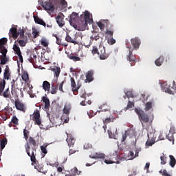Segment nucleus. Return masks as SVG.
<instances>
[{
	"mask_svg": "<svg viewBox=\"0 0 176 176\" xmlns=\"http://www.w3.org/2000/svg\"><path fill=\"white\" fill-rule=\"evenodd\" d=\"M87 24H93V19L90 18V12L85 11L80 15L74 28L78 31H85L87 28Z\"/></svg>",
	"mask_w": 176,
	"mask_h": 176,
	"instance_id": "nucleus-1",
	"label": "nucleus"
},
{
	"mask_svg": "<svg viewBox=\"0 0 176 176\" xmlns=\"http://www.w3.org/2000/svg\"><path fill=\"white\" fill-rule=\"evenodd\" d=\"M38 3L45 9L49 12H54V9H57L60 5L63 6H67V3L65 0H49V1H45L38 0Z\"/></svg>",
	"mask_w": 176,
	"mask_h": 176,
	"instance_id": "nucleus-2",
	"label": "nucleus"
},
{
	"mask_svg": "<svg viewBox=\"0 0 176 176\" xmlns=\"http://www.w3.org/2000/svg\"><path fill=\"white\" fill-rule=\"evenodd\" d=\"M25 152L27 155L30 157L31 162L32 163H34V164H36V157L35 156V153L36 152V147L32 146L31 148V146H30V144L27 142L26 145L25 146Z\"/></svg>",
	"mask_w": 176,
	"mask_h": 176,
	"instance_id": "nucleus-3",
	"label": "nucleus"
},
{
	"mask_svg": "<svg viewBox=\"0 0 176 176\" xmlns=\"http://www.w3.org/2000/svg\"><path fill=\"white\" fill-rule=\"evenodd\" d=\"M135 112L139 116L140 120L143 122V123H148L149 122V116L145 113V111L140 109H135Z\"/></svg>",
	"mask_w": 176,
	"mask_h": 176,
	"instance_id": "nucleus-4",
	"label": "nucleus"
},
{
	"mask_svg": "<svg viewBox=\"0 0 176 176\" xmlns=\"http://www.w3.org/2000/svg\"><path fill=\"white\" fill-rule=\"evenodd\" d=\"M118 160L119 155H118V152L114 151L113 154L110 155L109 160H104V163H106V164H113V163H116V164H119L120 162Z\"/></svg>",
	"mask_w": 176,
	"mask_h": 176,
	"instance_id": "nucleus-5",
	"label": "nucleus"
},
{
	"mask_svg": "<svg viewBox=\"0 0 176 176\" xmlns=\"http://www.w3.org/2000/svg\"><path fill=\"white\" fill-rule=\"evenodd\" d=\"M32 120H33V122H34V124H37V126H41V124H42V120L41 119V113L39 110L36 109L34 111Z\"/></svg>",
	"mask_w": 176,
	"mask_h": 176,
	"instance_id": "nucleus-6",
	"label": "nucleus"
},
{
	"mask_svg": "<svg viewBox=\"0 0 176 176\" xmlns=\"http://www.w3.org/2000/svg\"><path fill=\"white\" fill-rule=\"evenodd\" d=\"M80 19V18H79V14L78 13L72 12L69 20L70 25L74 28L76 27V23L79 21Z\"/></svg>",
	"mask_w": 176,
	"mask_h": 176,
	"instance_id": "nucleus-7",
	"label": "nucleus"
},
{
	"mask_svg": "<svg viewBox=\"0 0 176 176\" xmlns=\"http://www.w3.org/2000/svg\"><path fill=\"white\" fill-rule=\"evenodd\" d=\"M129 50V54L126 56V60L131 63V66L134 67L135 65V56L133 55V49L130 47H127Z\"/></svg>",
	"mask_w": 176,
	"mask_h": 176,
	"instance_id": "nucleus-8",
	"label": "nucleus"
},
{
	"mask_svg": "<svg viewBox=\"0 0 176 176\" xmlns=\"http://www.w3.org/2000/svg\"><path fill=\"white\" fill-rule=\"evenodd\" d=\"M98 56H100V60H107V58L109 57V54L105 53V47H103V46L99 47Z\"/></svg>",
	"mask_w": 176,
	"mask_h": 176,
	"instance_id": "nucleus-9",
	"label": "nucleus"
},
{
	"mask_svg": "<svg viewBox=\"0 0 176 176\" xmlns=\"http://www.w3.org/2000/svg\"><path fill=\"white\" fill-rule=\"evenodd\" d=\"M148 140L146 142V146H152L156 141V137H155V133H150L148 134Z\"/></svg>",
	"mask_w": 176,
	"mask_h": 176,
	"instance_id": "nucleus-10",
	"label": "nucleus"
},
{
	"mask_svg": "<svg viewBox=\"0 0 176 176\" xmlns=\"http://www.w3.org/2000/svg\"><path fill=\"white\" fill-rule=\"evenodd\" d=\"M71 81V86L72 87V91L75 96L78 94L79 89L80 88V86H76V82H75V78L74 77H71L70 78Z\"/></svg>",
	"mask_w": 176,
	"mask_h": 176,
	"instance_id": "nucleus-11",
	"label": "nucleus"
},
{
	"mask_svg": "<svg viewBox=\"0 0 176 176\" xmlns=\"http://www.w3.org/2000/svg\"><path fill=\"white\" fill-rule=\"evenodd\" d=\"M2 55L0 56L1 65H5L8 63V58H6V53H8V50H4L3 51H0Z\"/></svg>",
	"mask_w": 176,
	"mask_h": 176,
	"instance_id": "nucleus-12",
	"label": "nucleus"
},
{
	"mask_svg": "<svg viewBox=\"0 0 176 176\" xmlns=\"http://www.w3.org/2000/svg\"><path fill=\"white\" fill-rule=\"evenodd\" d=\"M15 107L18 111H21L22 112H25V109H27L25 105L19 100H15Z\"/></svg>",
	"mask_w": 176,
	"mask_h": 176,
	"instance_id": "nucleus-13",
	"label": "nucleus"
},
{
	"mask_svg": "<svg viewBox=\"0 0 176 176\" xmlns=\"http://www.w3.org/2000/svg\"><path fill=\"white\" fill-rule=\"evenodd\" d=\"M109 24V20L108 19H104L97 23V25L99 27V28L101 30V31H103V30H104L105 26L108 27Z\"/></svg>",
	"mask_w": 176,
	"mask_h": 176,
	"instance_id": "nucleus-14",
	"label": "nucleus"
},
{
	"mask_svg": "<svg viewBox=\"0 0 176 176\" xmlns=\"http://www.w3.org/2000/svg\"><path fill=\"white\" fill-rule=\"evenodd\" d=\"M11 74H10V69L9 68V66L6 65V68L4 69V73H3V80H9L11 77Z\"/></svg>",
	"mask_w": 176,
	"mask_h": 176,
	"instance_id": "nucleus-15",
	"label": "nucleus"
},
{
	"mask_svg": "<svg viewBox=\"0 0 176 176\" xmlns=\"http://www.w3.org/2000/svg\"><path fill=\"white\" fill-rule=\"evenodd\" d=\"M94 75V71L90 70L87 72V74L86 75V80L85 82L87 83H90V82H93L94 80V77L93 76Z\"/></svg>",
	"mask_w": 176,
	"mask_h": 176,
	"instance_id": "nucleus-16",
	"label": "nucleus"
},
{
	"mask_svg": "<svg viewBox=\"0 0 176 176\" xmlns=\"http://www.w3.org/2000/svg\"><path fill=\"white\" fill-rule=\"evenodd\" d=\"M131 43L133 47V49H135L137 50V49L140 48V39H138V38H131Z\"/></svg>",
	"mask_w": 176,
	"mask_h": 176,
	"instance_id": "nucleus-17",
	"label": "nucleus"
},
{
	"mask_svg": "<svg viewBox=\"0 0 176 176\" xmlns=\"http://www.w3.org/2000/svg\"><path fill=\"white\" fill-rule=\"evenodd\" d=\"M67 135V138L66 139V141L68 144L69 146H73V145L75 144V138H72V135L71 134H68L67 133H66Z\"/></svg>",
	"mask_w": 176,
	"mask_h": 176,
	"instance_id": "nucleus-18",
	"label": "nucleus"
},
{
	"mask_svg": "<svg viewBox=\"0 0 176 176\" xmlns=\"http://www.w3.org/2000/svg\"><path fill=\"white\" fill-rule=\"evenodd\" d=\"M56 20L58 25H59L60 28L64 27L65 25V22L64 21V16H62L61 15H58L56 17Z\"/></svg>",
	"mask_w": 176,
	"mask_h": 176,
	"instance_id": "nucleus-19",
	"label": "nucleus"
},
{
	"mask_svg": "<svg viewBox=\"0 0 176 176\" xmlns=\"http://www.w3.org/2000/svg\"><path fill=\"white\" fill-rule=\"evenodd\" d=\"M10 35H12L14 39H17L19 38V33L17 32V28L12 27L10 29Z\"/></svg>",
	"mask_w": 176,
	"mask_h": 176,
	"instance_id": "nucleus-20",
	"label": "nucleus"
},
{
	"mask_svg": "<svg viewBox=\"0 0 176 176\" xmlns=\"http://www.w3.org/2000/svg\"><path fill=\"white\" fill-rule=\"evenodd\" d=\"M8 43V38H2L0 39V52H3V50H8L4 45Z\"/></svg>",
	"mask_w": 176,
	"mask_h": 176,
	"instance_id": "nucleus-21",
	"label": "nucleus"
},
{
	"mask_svg": "<svg viewBox=\"0 0 176 176\" xmlns=\"http://www.w3.org/2000/svg\"><path fill=\"white\" fill-rule=\"evenodd\" d=\"M47 146H48L47 144H43V146H40V149L41 151V155L42 157H45V156H46V155L47 154Z\"/></svg>",
	"mask_w": 176,
	"mask_h": 176,
	"instance_id": "nucleus-22",
	"label": "nucleus"
},
{
	"mask_svg": "<svg viewBox=\"0 0 176 176\" xmlns=\"http://www.w3.org/2000/svg\"><path fill=\"white\" fill-rule=\"evenodd\" d=\"M89 157H91V159H105V154L101 153H96L91 155H89Z\"/></svg>",
	"mask_w": 176,
	"mask_h": 176,
	"instance_id": "nucleus-23",
	"label": "nucleus"
},
{
	"mask_svg": "<svg viewBox=\"0 0 176 176\" xmlns=\"http://www.w3.org/2000/svg\"><path fill=\"white\" fill-rule=\"evenodd\" d=\"M118 119V117H107L103 120V124H109V123H113L115 120Z\"/></svg>",
	"mask_w": 176,
	"mask_h": 176,
	"instance_id": "nucleus-24",
	"label": "nucleus"
},
{
	"mask_svg": "<svg viewBox=\"0 0 176 176\" xmlns=\"http://www.w3.org/2000/svg\"><path fill=\"white\" fill-rule=\"evenodd\" d=\"M13 124L19 126V118L16 116H13L11 122L9 123V127H13Z\"/></svg>",
	"mask_w": 176,
	"mask_h": 176,
	"instance_id": "nucleus-25",
	"label": "nucleus"
},
{
	"mask_svg": "<svg viewBox=\"0 0 176 176\" xmlns=\"http://www.w3.org/2000/svg\"><path fill=\"white\" fill-rule=\"evenodd\" d=\"M28 41V38L27 37H24V38H18L16 40V42H18V43H19V45L21 47H24V46H25V45H27V41Z\"/></svg>",
	"mask_w": 176,
	"mask_h": 176,
	"instance_id": "nucleus-26",
	"label": "nucleus"
},
{
	"mask_svg": "<svg viewBox=\"0 0 176 176\" xmlns=\"http://www.w3.org/2000/svg\"><path fill=\"white\" fill-rule=\"evenodd\" d=\"M43 100V102H44L45 104V109H49L50 107V100H49V98H47V97L46 96H43L42 98Z\"/></svg>",
	"mask_w": 176,
	"mask_h": 176,
	"instance_id": "nucleus-27",
	"label": "nucleus"
},
{
	"mask_svg": "<svg viewBox=\"0 0 176 176\" xmlns=\"http://www.w3.org/2000/svg\"><path fill=\"white\" fill-rule=\"evenodd\" d=\"M13 111V109L12 107H6L4 110L3 111L4 115L7 116L8 118H10V116L12 115V112Z\"/></svg>",
	"mask_w": 176,
	"mask_h": 176,
	"instance_id": "nucleus-28",
	"label": "nucleus"
},
{
	"mask_svg": "<svg viewBox=\"0 0 176 176\" xmlns=\"http://www.w3.org/2000/svg\"><path fill=\"white\" fill-rule=\"evenodd\" d=\"M71 104L67 103L65 104L64 108H63V113H65V115L66 116H69V111H71Z\"/></svg>",
	"mask_w": 176,
	"mask_h": 176,
	"instance_id": "nucleus-29",
	"label": "nucleus"
},
{
	"mask_svg": "<svg viewBox=\"0 0 176 176\" xmlns=\"http://www.w3.org/2000/svg\"><path fill=\"white\" fill-rule=\"evenodd\" d=\"M42 87L45 91H50V82L47 80L43 81Z\"/></svg>",
	"mask_w": 176,
	"mask_h": 176,
	"instance_id": "nucleus-30",
	"label": "nucleus"
},
{
	"mask_svg": "<svg viewBox=\"0 0 176 176\" xmlns=\"http://www.w3.org/2000/svg\"><path fill=\"white\" fill-rule=\"evenodd\" d=\"M34 21L36 24H40L41 25H43V27H46V23L42 20V19L34 16Z\"/></svg>",
	"mask_w": 176,
	"mask_h": 176,
	"instance_id": "nucleus-31",
	"label": "nucleus"
},
{
	"mask_svg": "<svg viewBox=\"0 0 176 176\" xmlns=\"http://www.w3.org/2000/svg\"><path fill=\"white\" fill-rule=\"evenodd\" d=\"M80 171L78 170L77 167H74L70 171V176L80 175Z\"/></svg>",
	"mask_w": 176,
	"mask_h": 176,
	"instance_id": "nucleus-32",
	"label": "nucleus"
},
{
	"mask_svg": "<svg viewBox=\"0 0 176 176\" xmlns=\"http://www.w3.org/2000/svg\"><path fill=\"white\" fill-rule=\"evenodd\" d=\"M164 61V57L163 56H160L155 61V65L157 67H160L162 64L163 62Z\"/></svg>",
	"mask_w": 176,
	"mask_h": 176,
	"instance_id": "nucleus-33",
	"label": "nucleus"
},
{
	"mask_svg": "<svg viewBox=\"0 0 176 176\" xmlns=\"http://www.w3.org/2000/svg\"><path fill=\"white\" fill-rule=\"evenodd\" d=\"M22 80L23 82H25V83H28L30 80V77L28 76V73L27 72H23V74L21 76Z\"/></svg>",
	"mask_w": 176,
	"mask_h": 176,
	"instance_id": "nucleus-34",
	"label": "nucleus"
},
{
	"mask_svg": "<svg viewBox=\"0 0 176 176\" xmlns=\"http://www.w3.org/2000/svg\"><path fill=\"white\" fill-rule=\"evenodd\" d=\"M6 85V81L4 79L0 78V93H2L5 90V86Z\"/></svg>",
	"mask_w": 176,
	"mask_h": 176,
	"instance_id": "nucleus-35",
	"label": "nucleus"
},
{
	"mask_svg": "<svg viewBox=\"0 0 176 176\" xmlns=\"http://www.w3.org/2000/svg\"><path fill=\"white\" fill-rule=\"evenodd\" d=\"M107 133L109 134V137L110 138H113V140H116V135H118V129H116V133H112V131L108 130Z\"/></svg>",
	"mask_w": 176,
	"mask_h": 176,
	"instance_id": "nucleus-36",
	"label": "nucleus"
},
{
	"mask_svg": "<svg viewBox=\"0 0 176 176\" xmlns=\"http://www.w3.org/2000/svg\"><path fill=\"white\" fill-rule=\"evenodd\" d=\"M170 157V162L169 164L170 167H175L176 164V160L175 157H174L173 155H169Z\"/></svg>",
	"mask_w": 176,
	"mask_h": 176,
	"instance_id": "nucleus-37",
	"label": "nucleus"
},
{
	"mask_svg": "<svg viewBox=\"0 0 176 176\" xmlns=\"http://www.w3.org/2000/svg\"><path fill=\"white\" fill-rule=\"evenodd\" d=\"M166 138L168 141L174 144V133L169 132L168 135H166Z\"/></svg>",
	"mask_w": 176,
	"mask_h": 176,
	"instance_id": "nucleus-38",
	"label": "nucleus"
},
{
	"mask_svg": "<svg viewBox=\"0 0 176 176\" xmlns=\"http://www.w3.org/2000/svg\"><path fill=\"white\" fill-rule=\"evenodd\" d=\"M52 71H53L54 76H56V78L60 76V72H61V69H60V67L54 68Z\"/></svg>",
	"mask_w": 176,
	"mask_h": 176,
	"instance_id": "nucleus-39",
	"label": "nucleus"
},
{
	"mask_svg": "<svg viewBox=\"0 0 176 176\" xmlns=\"http://www.w3.org/2000/svg\"><path fill=\"white\" fill-rule=\"evenodd\" d=\"M16 86H17V85L16 84V80L14 79H13L11 81V93H12V94H13V93H14V91H16Z\"/></svg>",
	"mask_w": 176,
	"mask_h": 176,
	"instance_id": "nucleus-40",
	"label": "nucleus"
},
{
	"mask_svg": "<svg viewBox=\"0 0 176 176\" xmlns=\"http://www.w3.org/2000/svg\"><path fill=\"white\" fill-rule=\"evenodd\" d=\"M152 104H153L152 102H147L145 104V108H144L145 112H148V111L152 109L153 108Z\"/></svg>",
	"mask_w": 176,
	"mask_h": 176,
	"instance_id": "nucleus-41",
	"label": "nucleus"
},
{
	"mask_svg": "<svg viewBox=\"0 0 176 176\" xmlns=\"http://www.w3.org/2000/svg\"><path fill=\"white\" fill-rule=\"evenodd\" d=\"M6 144H8V140L6 138H4L0 140V146H1V151L5 148V146H6Z\"/></svg>",
	"mask_w": 176,
	"mask_h": 176,
	"instance_id": "nucleus-42",
	"label": "nucleus"
},
{
	"mask_svg": "<svg viewBox=\"0 0 176 176\" xmlns=\"http://www.w3.org/2000/svg\"><path fill=\"white\" fill-rule=\"evenodd\" d=\"M41 45L44 47H47L49 46V41H47V39H46L45 38H43L41 39Z\"/></svg>",
	"mask_w": 176,
	"mask_h": 176,
	"instance_id": "nucleus-43",
	"label": "nucleus"
},
{
	"mask_svg": "<svg viewBox=\"0 0 176 176\" xmlns=\"http://www.w3.org/2000/svg\"><path fill=\"white\" fill-rule=\"evenodd\" d=\"M51 89H52L51 94H57V90L58 89V85L54 86V85L52 84Z\"/></svg>",
	"mask_w": 176,
	"mask_h": 176,
	"instance_id": "nucleus-44",
	"label": "nucleus"
},
{
	"mask_svg": "<svg viewBox=\"0 0 176 176\" xmlns=\"http://www.w3.org/2000/svg\"><path fill=\"white\" fill-rule=\"evenodd\" d=\"M68 57L70 60H73V61H80V58L75 56L73 54L68 55Z\"/></svg>",
	"mask_w": 176,
	"mask_h": 176,
	"instance_id": "nucleus-45",
	"label": "nucleus"
},
{
	"mask_svg": "<svg viewBox=\"0 0 176 176\" xmlns=\"http://www.w3.org/2000/svg\"><path fill=\"white\" fill-rule=\"evenodd\" d=\"M13 50L15 54H17L18 53L21 52V50H20V47H19V45L17 44H14L13 45Z\"/></svg>",
	"mask_w": 176,
	"mask_h": 176,
	"instance_id": "nucleus-46",
	"label": "nucleus"
},
{
	"mask_svg": "<svg viewBox=\"0 0 176 176\" xmlns=\"http://www.w3.org/2000/svg\"><path fill=\"white\" fill-rule=\"evenodd\" d=\"M28 144H29V145H32L33 147L36 146V141H35V140L32 137L29 138V143Z\"/></svg>",
	"mask_w": 176,
	"mask_h": 176,
	"instance_id": "nucleus-47",
	"label": "nucleus"
},
{
	"mask_svg": "<svg viewBox=\"0 0 176 176\" xmlns=\"http://www.w3.org/2000/svg\"><path fill=\"white\" fill-rule=\"evenodd\" d=\"M32 36L34 39H35L36 38H38V36H39V31H38V30L36 29H32Z\"/></svg>",
	"mask_w": 176,
	"mask_h": 176,
	"instance_id": "nucleus-48",
	"label": "nucleus"
},
{
	"mask_svg": "<svg viewBox=\"0 0 176 176\" xmlns=\"http://www.w3.org/2000/svg\"><path fill=\"white\" fill-rule=\"evenodd\" d=\"M30 63L32 64H35L36 63V55L32 54L30 58L29 59Z\"/></svg>",
	"mask_w": 176,
	"mask_h": 176,
	"instance_id": "nucleus-49",
	"label": "nucleus"
},
{
	"mask_svg": "<svg viewBox=\"0 0 176 176\" xmlns=\"http://www.w3.org/2000/svg\"><path fill=\"white\" fill-rule=\"evenodd\" d=\"M65 41L67 42H69L70 43H76V41L75 40L72 39L69 35H67L65 37Z\"/></svg>",
	"mask_w": 176,
	"mask_h": 176,
	"instance_id": "nucleus-50",
	"label": "nucleus"
},
{
	"mask_svg": "<svg viewBox=\"0 0 176 176\" xmlns=\"http://www.w3.org/2000/svg\"><path fill=\"white\" fill-rule=\"evenodd\" d=\"M160 160H161V164L164 165L167 163V157H166L164 155L161 156Z\"/></svg>",
	"mask_w": 176,
	"mask_h": 176,
	"instance_id": "nucleus-51",
	"label": "nucleus"
},
{
	"mask_svg": "<svg viewBox=\"0 0 176 176\" xmlns=\"http://www.w3.org/2000/svg\"><path fill=\"white\" fill-rule=\"evenodd\" d=\"M23 135H24L25 140H28V135H30V131H28V130H27V129H24L23 130Z\"/></svg>",
	"mask_w": 176,
	"mask_h": 176,
	"instance_id": "nucleus-52",
	"label": "nucleus"
},
{
	"mask_svg": "<svg viewBox=\"0 0 176 176\" xmlns=\"http://www.w3.org/2000/svg\"><path fill=\"white\" fill-rule=\"evenodd\" d=\"M107 42L109 45H115V43H116V40H115L113 37H110V38L108 39Z\"/></svg>",
	"mask_w": 176,
	"mask_h": 176,
	"instance_id": "nucleus-53",
	"label": "nucleus"
},
{
	"mask_svg": "<svg viewBox=\"0 0 176 176\" xmlns=\"http://www.w3.org/2000/svg\"><path fill=\"white\" fill-rule=\"evenodd\" d=\"M19 35H20L19 38H27V36H25V32L24 30H21L19 32H18Z\"/></svg>",
	"mask_w": 176,
	"mask_h": 176,
	"instance_id": "nucleus-54",
	"label": "nucleus"
},
{
	"mask_svg": "<svg viewBox=\"0 0 176 176\" xmlns=\"http://www.w3.org/2000/svg\"><path fill=\"white\" fill-rule=\"evenodd\" d=\"M106 34L108 35L110 38H113V30H107Z\"/></svg>",
	"mask_w": 176,
	"mask_h": 176,
	"instance_id": "nucleus-55",
	"label": "nucleus"
},
{
	"mask_svg": "<svg viewBox=\"0 0 176 176\" xmlns=\"http://www.w3.org/2000/svg\"><path fill=\"white\" fill-rule=\"evenodd\" d=\"M133 107H134V102L129 100L128 102V104L126 106V109H130L133 108Z\"/></svg>",
	"mask_w": 176,
	"mask_h": 176,
	"instance_id": "nucleus-56",
	"label": "nucleus"
},
{
	"mask_svg": "<svg viewBox=\"0 0 176 176\" xmlns=\"http://www.w3.org/2000/svg\"><path fill=\"white\" fill-rule=\"evenodd\" d=\"M91 146V144L87 142L84 144V149H90Z\"/></svg>",
	"mask_w": 176,
	"mask_h": 176,
	"instance_id": "nucleus-57",
	"label": "nucleus"
},
{
	"mask_svg": "<svg viewBox=\"0 0 176 176\" xmlns=\"http://www.w3.org/2000/svg\"><path fill=\"white\" fill-rule=\"evenodd\" d=\"M5 98H9V88H8L3 94Z\"/></svg>",
	"mask_w": 176,
	"mask_h": 176,
	"instance_id": "nucleus-58",
	"label": "nucleus"
},
{
	"mask_svg": "<svg viewBox=\"0 0 176 176\" xmlns=\"http://www.w3.org/2000/svg\"><path fill=\"white\" fill-rule=\"evenodd\" d=\"M100 53V51H98V48L96 47H93L92 50V54H98Z\"/></svg>",
	"mask_w": 176,
	"mask_h": 176,
	"instance_id": "nucleus-59",
	"label": "nucleus"
},
{
	"mask_svg": "<svg viewBox=\"0 0 176 176\" xmlns=\"http://www.w3.org/2000/svg\"><path fill=\"white\" fill-rule=\"evenodd\" d=\"M64 82L65 81H62L60 84H59V86H58V90L60 91H62L63 93H64V90L63 89V86H64Z\"/></svg>",
	"mask_w": 176,
	"mask_h": 176,
	"instance_id": "nucleus-60",
	"label": "nucleus"
},
{
	"mask_svg": "<svg viewBox=\"0 0 176 176\" xmlns=\"http://www.w3.org/2000/svg\"><path fill=\"white\" fill-rule=\"evenodd\" d=\"M127 138V131H125L124 134H122V138L121 140V142H124Z\"/></svg>",
	"mask_w": 176,
	"mask_h": 176,
	"instance_id": "nucleus-61",
	"label": "nucleus"
},
{
	"mask_svg": "<svg viewBox=\"0 0 176 176\" xmlns=\"http://www.w3.org/2000/svg\"><path fill=\"white\" fill-rule=\"evenodd\" d=\"M140 152H141V148H135L134 157H138V153H140Z\"/></svg>",
	"mask_w": 176,
	"mask_h": 176,
	"instance_id": "nucleus-62",
	"label": "nucleus"
},
{
	"mask_svg": "<svg viewBox=\"0 0 176 176\" xmlns=\"http://www.w3.org/2000/svg\"><path fill=\"white\" fill-rule=\"evenodd\" d=\"M91 41H98V39H100V36L98 35L91 36Z\"/></svg>",
	"mask_w": 176,
	"mask_h": 176,
	"instance_id": "nucleus-63",
	"label": "nucleus"
},
{
	"mask_svg": "<svg viewBox=\"0 0 176 176\" xmlns=\"http://www.w3.org/2000/svg\"><path fill=\"white\" fill-rule=\"evenodd\" d=\"M126 96L127 98H130L131 97H133V93H131V91H127L126 93Z\"/></svg>",
	"mask_w": 176,
	"mask_h": 176,
	"instance_id": "nucleus-64",
	"label": "nucleus"
}]
</instances>
